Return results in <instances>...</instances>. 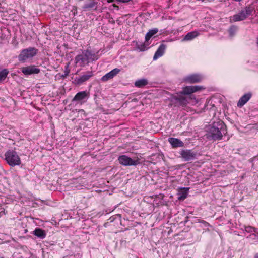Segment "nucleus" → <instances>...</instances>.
Masks as SVG:
<instances>
[{
  "mask_svg": "<svg viewBox=\"0 0 258 258\" xmlns=\"http://www.w3.org/2000/svg\"><path fill=\"white\" fill-rule=\"evenodd\" d=\"M180 154L184 161H189L196 158L197 153L192 150L184 149L180 151Z\"/></svg>",
  "mask_w": 258,
  "mask_h": 258,
  "instance_id": "obj_8",
  "label": "nucleus"
},
{
  "mask_svg": "<svg viewBox=\"0 0 258 258\" xmlns=\"http://www.w3.org/2000/svg\"><path fill=\"white\" fill-rule=\"evenodd\" d=\"M175 103L180 106H184L188 103L187 99L183 96H179L174 98Z\"/></svg>",
  "mask_w": 258,
  "mask_h": 258,
  "instance_id": "obj_19",
  "label": "nucleus"
},
{
  "mask_svg": "<svg viewBox=\"0 0 258 258\" xmlns=\"http://www.w3.org/2000/svg\"><path fill=\"white\" fill-rule=\"evenodd\" d=\"M119 2H122V3H125V2H127L128 1H118Z\"/></svg>",
  "mask_w": 258,
  "mask_h": 258,
  "instance_id": "obj_35",
  "label": "nucleus"
},
{
  "mask_svg": "<svg viewBox=\"0 0 258 258\" xmlns=\"http://www.w3.org/2000/svg\"><path fill=\"white\" fill-rule=\"evenodd\" d=\"M238 27L237 26L235 25H231L228 29L229 36L231 37H233L236 33Z\"/></svg>",
  "mask_w": 258,
  "mask_h": 258,
  "instance_id": "obj_25",
  "label": "nucleus"
},
{
  "mask_svg": "<svg viewBox=\"0 0 258 258\" xmlns=\"http://www.w3.org/2000/svg\"><path fill=\"white\" fill-rule=\"evenodd\" d=\"M93 75V73L92 71H87L81 76L74 78L73 83L76 85H81L85 82L88 81Z\"/></svg>",
  "mask_w": 258,
  "mask_h": 258,
  "instance_id": "obj_7",
  "label": "nucleus"
},
{
  "mask_svg": "<svg viewBox=\"0 0 258 258\" xmlns=\"http://www.w3.org/2000/svg\"><path fill=\"white\" fill-rule=\"evenodd\" d=\"M254 258H258V253L255 254L254 255Z\"/></svg>",
  "mask_w": 258,
  "mask_h": 258,
  "instance_id": "obj_33",
  "label": "nucleus"
},
{
  "mask_svg": "<svg viewBox=\"0 0 258 258\" xmlns=\"http://www.w3.org/2000/svg\"><path fill=\"white\" fill-rule=\"evenodd\" d=\"M32 233L40 239H44L45 238L46 233L45 230L39 228H36L33 232Z\"/></svg>",
  "mask_w": 258,
  "mask_h": 258,
  "instance_id": "obj_18",
  "label": "nucleus"
},
{
  "mask_svg": "<svg viewBox=\"0 0 258 258\" xmlns=\"http://www.w3.org/2000/svg\"><path fill=\"white\" fill-rule=\"evenodd\" d=\"M253 7L249 6L241 10L238 14L234 15L232 20L234 22L242 21L245 19L248 16L252 14Z\"/></svg>",
  "mask_w": 258,
  "mask_h": 258,
  "instance_id": "obj_6",
  "label": "nucleus"
},
{
  "mask_svg": "<svg viewBox=\"0 0 258 258\" xmlns=\"http://www.w3.org/2000/svg\"><path fill=\"white\" fill-rule=\"evenodd\" d=\"M38 53V49L35 47H29L22 50L18 55V60L21 62H25L28 59L34 57Z\"/></svg>",
  "mask_w": 258,
  "mask_h": 258,
  "instance_id": "obj_4",
  "label": "nucleus"
},
{
  "mask_svg": "<svg viewBox=\"0 0 258 258\" xmlns=\"http://www.w3.org/2000/svg\"><path fill=\"white\" fill-rule=\"evenodd\" d=\"M21 71L25 75H30L39 73L40 70L34 65H31L22 68Z\"/></svg>",
  "mask_w": 258,
  "mask_h": 258,
  "instance_id": "obj_9",
  "label": "nucleus"
},
{
  "mask_svg": "<svg viewBox=\"0 0 258 258\" xmlns=\"http://www.w3.org/2000/svg\"><path fill=\"white\" fill-rule=\"evenodd\" d=\"M108 2H112L113 1H107Z\"/></svg>",
  "mask_w": 258,
  "mask_h": 258,
  "instance_id": "obj_37",
  "label": "nucleus"
},
{
  "mask_svg": "<svg viewBox=\"0 0 258 258\" xmlns=\"http://www.w3.org/2000/svg\"><path fill=\"white\" fill-rule=\"evenodd\" d=\"M8 74L9 71L6 69H3L2 71H0V81L5 80Z\"/></svg>",
  "mask_w": 258,
  "mask_h": 258,
  "instance_id": "obj_26",
  "label": "nucleus"
},
{
  "mask_svg": "<svg viewBox=\"0 0 258 258\" xmlns=\"http://www.w3.org/2000/svg\"><path fill=\"white\" fill-rule=\"evenodd\" d=\"M244 230L247 233H250L252 234L253 232L256 233L257 229L250 226H245Z\"/></svg>",
  "mask_w": 258,
  "mask_h": 258,
  "instance_id": "obj_27",
  "label": "nucleus"
},
{
  "mask_svg": "<svg viewBox=\"0 0 258 258\" xmlns=\"http://www.w3.org/2000/svg\"><path fill=\"white\" fill-rule=\"evenodd\" d=\"M258 236V232L256 231V233L253 232L252 234H250L249 236L247 237V238H250L253 240H255V241H257V237Z\"/></svg>",
  "mask_w": 258,
  "mask_h": 258,
  "instance_id": "obj_28",
  "label": "nucleus"
},
{
  "mask_svg": "<svg viewBox=\"0 0 258 258\" xmlns=\"http://www.w3.org/2000/svg\"><path fill=\"white\" fill-rule=\"evenodd\" d=\"M257 241H258V236L257 237Z\"/></svg>",
  "mask_w": 258,
  "mask_h": 258,
  "instance_id": "obj_38",
  "label": "nucleus"
},
{
  "mask_svg": "<svg viewBox=\"0 0 258 258\" xmlns=\"http://www.w3.org/2000/svg\"><path fill=\"white\" fill-rule=\"evenodd\" d=\"M227 134L225 124L221 120L213 122L207 127L206 136L207 139L213 141L220 140L223 135Z\"/></svg>",
  "mask_w": 258,
  "mask_h": 258,
  "instance_id": "obj_1",
  "label": "nucleus"
},
{
  "mask_svg": "<svg viewBox=\"0 0 258 258\" xmlns=\"http://www.w3.org/2000/svg\"><path fill=\"white\" fill-rule=\"evenodd\" d=\"M202 80V77L198 74H192L184 78V80L187 83H199Z\"/></svg>",
  "mask_w": 258,
  "mask_h": 258,
  "instance_id": "obj_11",
  "label": "nucleus"
},
{
  "mask_svg": "<svg viewBox=\"0 0 258 258\" xmlns=\"http://www.w3.org/2000/svg\"><path fill=\"white\" fill-rule=\"evenodd\" d=\"M98 59V57L95 53L87 49L83 51L81 54L77 55L75 58V61L79 66L85 67L90 61H95Z\"/></svg>",
  "mask_w": 258,
  "mask_h": 258,
  "instance_id": "obj_2",
  "label": "nucleus"
},
{
  "mask_svg": "<svg viewBox=\"0 0 258 258\" xmlns=\"http://www.w3.org/2000/svg\"><path fill=\"white\" fill-rule=\"evenodd\" d=\"M89 98V93L86 91H81L77 93L73 99L75 101H86Z\"/></svg>",
  "mask_w": 258,
  "mask_h": 258,
  "instance_id": "obj_13",
  "label": "nucleus"
},
{
  "mask_svg": "<svg viewBox=\"0 0 258 258\" xmlns=\"http://www.w3.org/2000/svg\"><path fill=\"white\" fill-rule=\"evenodd\" d=\"M168 141L173 148L182 147L184 146V143L180 140L170 137L168 139Z\"/></svg>",
  "mask_w": 258,
  "mask_h": 258,
  "instance_id": "obj_15",
  "label": "nucleus"
},
{
  "mask_svg": "<svg viewBox=\"0 0 258 258\" xmlns=\"http://www.w3.org/2000/svg\"><path fill=\"white\" fill-rule=\"evenodd\" d=\"M5 157L7 163L11 166L20 165L21 163L20 158L14 150L7 151L5 154Z\"/></svg>",
  "mask_w": 258,
  "mask_h": 258,
  "instance_id": "obj_3",
  "label": "nucleus"
},
{
  "mask_svg": "<svg viewBox=\"0 0 258 258\" xmlns=\"http://www.w3.org/2000/svg\"><path fill=\"white\" fill-rule=\"evenodd\" d=\"M256 44H257V45H258V36H257V38L256 39Z\"/></svg>",
  "mask_w": 258,
  "mask_h": 258,
  "instance_id": "obj_36",
  "label": "nucleus"
},
{
  "mask_svg": "<svg viewBox=\"0 0 258 258\" xmlns=\"http://www.w3.org/2000/svg\"><path fill=\"white\" fill-rule=\"evenodd\" d=\"M199 33L197 31H194L188 32L184 37L183 41H189L191 40L197 36H198Z\"/></svg>",
  "mask_w": 258,
  "mask_h": 258,
  "instance_id": "obj_21",
  "label": "nucleus"
},
{
  "mask_svg": "<svg viewBox=\"0 0 258 258\" xmlns=\"http://www.w3.org/2000/svg\"><path fill=\"white\" fill-rule=\"evenodd\" d=\"M150 43L148 41L146 40L144 43H139L137 44V48L139 49L141 51H144L148 49L149 48L148 46Z\"/></svg>",
  "mask_w": 258,
  "mask_h": 258,
  "instance_id": "obj_22",
  "label": "nucleus"
},
{
  "mask_svg": "<svg viewBox=\"0 0 258 258\" xmlns=\"http://www.w3.org/2000/svg\"><path fill=\"white\" fill-rule=\"evenodd\" d=\"M251 96V93L249 92L243 95L242 97H240L238 102H237V106L239 107H241L244 106V105L246 104L250 99Z\"/></svg>",
  "mask_w": 258,
  "mask_h": 258,
  "instance_id": "obj_14",
  "label": "nucleus"
},
{
  "mask_svg": "<svg viewBox=\"0 0 258 258\" xmlns=\"http://www.w3.org/2000/svg\"><path fill=\"white\" fill-rule=\"evenodd\" d=\"M148 83V80L146 79L143 78L141 79H139L137 80L135 82V85L136 87L139 88H142L146 85H147Z\"/></svg>",
  "mask_w": 258,
  "mask_h": 258,
  "instance_id": "obj_23",
  "label": "nucleus"
},
{
  "mask_svg": "<svg viewBox=\"0 0 258 258\" xmlns=\"http://www.w3.org/2000/svg\"><path fill=\"white\" fill-rule=\"evenodd\" d=\"M120 71V69L118 68H115L102 76L101 78V80L103 82H106L109 79L113 78L115 76L118 74Z\"/></svg>",
  "mask_w": 258,
  "mask_h": 258,
  "instance_id": "obj_12",
  "label": "nucleus"
},
{
  "mask_svg": "<svg viewBox=\"0 0 258 258\" xmlns=\"http://www.w3.org/2000/svg\"><path fill=\"white\" fill-rule=\"evenodd\" d=\"M82 8L85 11L96 10L97 8V3L95 1H90L89 3L85 4L82 7Z\"/></svg>",
  "mask_w": 258,
  "mask_h": 258,
  "instance_id": "obj_17",
  "label": "nucleus"
},
{
  "mask_svg": "<svg viewBox=\"0 0 258 258\" xmlns=\"http://www.w3.org/2000/svg\"><path fill=\"white\" fill-rule=\"evenodd\" d=\"M203 89H204V88L201 86L195 85L186 86L183 88V90L181 93L182 94L189 95Z\"/></svg>",
  "mask_w": 258,
  "mask_h": 258,
  "instance_id": "obj_10",
  "label": "nucleus"
},
{
  "mask_svg": "<svg viewBox=\"0 0 258 258\" xmlns=\"http://www.w3.org/2000/svg\"><path fill=\"white\" fill-rule=\"evenodd\" d=\"M112 6H113V8H112L113 10H118V6H116L115 4H113L112 5Z\"/></svg>",
  "mask_w": 258,
  "mask_h": 258,
  "instance_id": "obj_31",
  "label": "nucleus"
},
{
  "mask_svg": "<svg viewBox=\"0 0 258 258\" xmlns=\"http://www.w3.org/2000/svg\"><path fill=\"white\" fill-rule=\"evenodd\" d=\"M27 232H28V230L27 229H25L24 230L25 233H27Z\"/></svg>",
  "mask_w": 258,
  "mask_h": 258,
  "instance_id": "obj_34",
  "label": "nucleus"
},
{
  "mask_svg": "<svg viewBox=\"0 0 258 258\" xmlns=\"http://www.w3.org/2000/svg\"><path fill=\"white\" fill-rule=\"evenodd\" d=\"M68 68H69V63L66 66L64 74H63L62 75V77L63 78H66L69 75L70 70H69Z\"/></svg>",
  "mask_w": 258,
  "mask_h": 258,
  "instance_id": "obj_29",
  "label": "nucleus"
},
{
  "mask_svg": "<svg viewBox=\"0 0 258 258\" xmlns=\"http://www.w3.org/2000/svg\"><path fill=\"white\" fill-rule=\"evenodd\" d=\"M119 163L124 166H137L140 163V159L138 157L131 158L126 155H120L118 157Z\"/></svg>",
  "mask_w": 258,
  "mask_h": 258,
  "instance_id": "obj_5",
  "label": "nucleus"
},
{
  "mask_svg": "<svg viewBox=\"0 0 258 258\" xmlns=\"http://www.w3.org/2000/svg\"><path fill=\"white\" fill-rule=\"evenodd\" d=\"M188 190L189 188L184 187L181 188L178 193V200H184L185 199H186L188 195Z\"/></svg>",
  "mask_w": 258,
  "mask_h": 258,
  "instance_id": "obj_20",
  "label": "nucleus"
},
{
  "mask_svg": "<svg viewBox=\"0 0 258 258\" xmlns=\"http://www.w3.org/2000/svg\"><path fill=\"white\" fill-rule=\"evenodd\" d=\"M158 32L157 28H153L150 30L146 34L145 39L146 41H148L149 39Z\"/></svg>",
  "mask_w": 258,
  "mask_h": 258,
  "instance_id": "obj_24",
  "label": "nucleus"
},
{
  "mask_svg": "<svg viewBox=\"0 0 258 258\" xmlns=\"http://www.w3.org/2000/svg\"><path fill=\"white\" fill-rule=\"evenodd\" d=\"M0 210H2L0 212V216H2L3 215H5V210L3 209H0Z\"/></svg>",
  "mask_w": 258,
  "mask_h": 258,
  "instance_id": "obj_32",
  "label": "nucleus"
},
{
  "mask_svg": "<svg viewBox=\"0 0 258 258\" xmlns=\"http://www.w3.org/2000/svg\"><path fill=\"white\" fill-rule=\"evenodd\" d=\"M166 48V45L164 44H161L159 47H158V49L156 51L154 56H153V59L156 60L159 57L162 56L165 51Z\"/></svg>",
  "mask_w": 258,
  "mask_h": 258,
  "instance_id": "obj_16",
  "label": "nucleus"
},
{
  "mask_svg": "<svg viewBox=\"0 0 258 258\" xmlns=\"http://www.w3.org/2000/svg\"><path fill=\"white\" fill-rule=\"evenodd\" d=\"M200 222L204 224L205 226H210L209 224L208 223H207L206 221H204V220H202Z\"/></svg>",
  "mask_w": 258,
  "mask_h": 258,
  "instance_id": "obj_30",
  "label": "nucleus"
}]
</instances>
